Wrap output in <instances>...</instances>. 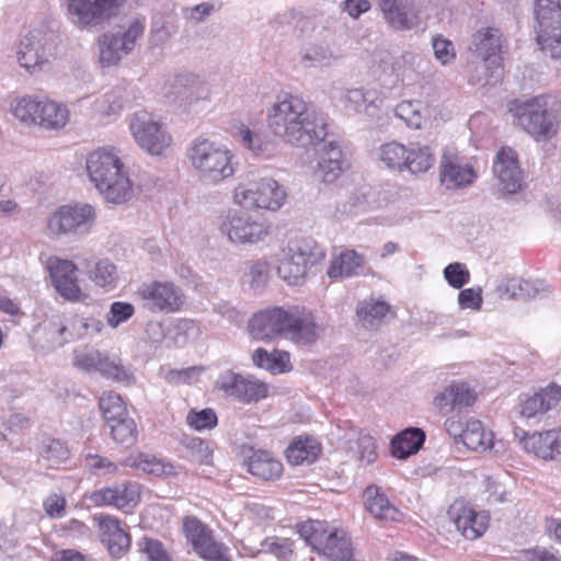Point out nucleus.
I'll return each instance as SVG.
<instances>
[{
  "label": "nucleus",
  "instance_id": "nucleus-54",
  "mask_svg": "<svg viewBox=\"0 0 561 561\" xmlns=\"http://www.w3.org/2000/svg\"><path fill=\"white\" fill-rule=\"evenodd\" d=\"M146 26L145 18H136L129 22L127 27L121 26L118 30V34L122 37L123 46L130 51L136 46V42L142 37Z\"/></svg>",
  "mask_w": 561,
  "mask_h": 561
},
{
  "label": "nucleus",
  "instance_id": "nucleus-63",
  "mask_svg": "<svg viewBox=\"0 0 561 561\" xmlns=\"http://www.w3.org/2000/svg\"><path fill=\"white\" fill-rule=\"evenodd\" d=\"M536 283H507L505 293H510L511 297L518 300H528L534 298L538 291Z\"/></svg>",
  "mask_w": 561,
  "mask_h": 561
},
{
  "label": "nucleus",
  "instance_id": "nucleus-41",
  "mask_svg": "<svg viewBox=\"0 0 561 561\" xmlns=\"http://www.w3.org/2000/svg\"><path fill=\"white\" fill-rule=\"evenodd\" d=\"M70 457V450L65 443L56 438H47L39 450V460L47 468L58 469Z\"/></svg>",
  "mask_w": 561,
  "mask_h": 561
},
{
  "label": "nucleus",
  "instance_id": "nucleus-62",
  "mask_svg": "<svg viewBox=\"0 0 561 561\" xmlns=\"http://www.w3.org/2000/svg\"><path fill=\"white\" fill-rule=\"evenodd\" d=\"M433 49L435 58L443 65L448 64L456 57L453 43L444 37L433 38Z\"/></svg>",
  "mask_w": 561,
  "mask_h": 561
},
{
  "label": "nucleus",
  "instance_id": "nucleus-61",
  "mask_svg": "<svg viewBox=\"0 0 561 561\" xmlns=\"http://www.w3.org/2000/svg\"><path fill=\"white\" fill-rule=\"evenodd\" d=\"M103 354L99 351L80 352L75 355L73 365L82 370H99Z\"/></svg>",
  "mask_w": 561,
  "mask_h": 561
},
{
  "label": "nucleus",
  "instance_id": "nucleus-13",
  "mask_svg": "<svg viewBox=\"0 0 561 561\" xmlns=\"http://www.w3.org/2000/svg\"><path fill=\"white\" fill-rule=\"evenodd\" d=\"M473 53L481 59V67L490 70L486 78L477 77V82L484 81L486 84H497L503 78L502 57L500 55L502 47V35L496 28H486L480 31L473 36Z\"/></svg>",
  "mask_w": 561,
  "mask_h": 561
},
{
  "label": "nucleus",
  "instance_id": "nucleus-21",
  "mask_svg": "<svg viewBox=\"0 0 561 561\" xmlns=\"http://www.w3.org/2000/svg\"><path fill=\"white\" fill-rule=\"evenodd\" d=\"M291 311L280 307L261 310L249 320L248 331L259 341H273L286 335Z\"/></svg>",
  "mask_w": 561,
  "mask_h": 561
},
{
  "label": "nucleus",
  "instance_id": "nucleus-27",
  "mask_svg": "<svg viewBox=\"0 0 561 561\" xmlns=\"http://www.w3.org/2000/svg\"><path fill=\"white\" fill-rule=\"evenodd\" d=\"M141 295L152 311L175 312L183 304V295L174 283H150Z\"/></svg>",
  "mask_w": 561,
  "mask_h": 561
},
{
  "label": "nucleus",
  "instance_id": "nucleus-37",
  "mask_svg": "<svg viewBox=\"0 0 561 561\" xmlns=\"http://www.w3.org/2000/svg\"><path fill=\"white\" fill-rule=\"evenodd\" d=\"M98 44L100 61L105 67L116 65L129 54V50L123 46L122 37L116 30L102 34L98 39Z\"/></svg>",
  "mask_w": 561,
  "mask_h": 561
},
{
  "label": "nucleus",
  "instance_id": "nucleus-17",
  "mask_svg": "<svg viewBox=\"0 0 561 561\" xmlns=\"http://www.w3.org/2000/svg\"><path fill=\"white\" fill-rule=\"evenodd\" d=\"M219 228L231 242L240 244L256 243L268 233L263 221L255 219L244 210H230L222 219Z\"/></svg>",
  "mask_w": 561,
  "mask_h": 561
},
{
  "label": "nucleus",
  "instance_id": "nucleus-43",
  "mask_svg": "<svg viewBox=\"0 0 561 561\" xmlns=\"http://www.w3.org/2000/svg\"><path fill=\"white\" fill-rule=\"evenodd\" d=\"M405 159L404 170H409L413 174L424 173L434 164V157L430 148L421 144H411Z\"/></svg>",
  "mask_w": 561,
  "mask_h": 561
},
{
  "label": "nucleus",
  "instance_id": "nucleus-4",
  "mask_svg": "<svg viewBox=\"0 0 561 561\" xmlns=\"http://www.w3.org/2000/svg\"><path fill=\"white\" fill-rule=\"evenodd\" d=\"M187 157L198 176L207 183L217 184L234 173L232 153L224 145L207 138L195 139Z\"/></svg>",
  "mask_w": 561,
  "mask_h": 561
},
{
  "label": "nucleus",
  "instance_id": "nucleus-39",
  "mask_svg": "<svg viewBox=\"0 0 561 561\" xmlns=\"http://www.w3.org/2000/svg\"><path fill=\"white\" fill-rule=\"evenodd\" d=\"M298 533L300 537L316 551L319 553L325 547L331 534L334 528H331L327 522L309 519L300 523L298 526Z\"/></svg>",
  "mask_w": 561,
  "mask_h": 561
},
{
  "label": "nucleus",
  "instance_id": "nucleus-55",
  "mask_svg": "<svg viewBox=\"0 0 561 561\" xmlns=\"http://www.w3.org/2000/svg\"><path fill=\"white\" fill-rule=\"evenodd\" d=\"M135 313V308L131 304L125 302V301H114L111 307L110 311L106 316L107 324L116 329L122 323L129 320Z\"/></svg>",
  "mask_w": 561,
  "mask_h": 561
},
{
  "label": "nucleus",
  "instance_id": "nucleus-6",
  "mask_svg": "<svg viewBox=\"0 0 561 561\" xmlns=\"http://www.w3.org/2000/svg\"><path fill=\"white\" fill-rule=\"evenodd\" d=\"M549 103V96L539 95L515 106L516 124L537 140L551 138L558 131V115Z\"/></svg>",
  "mask_w": 561,
  "mask_h": 561
},
{
  "label": "nucleus",
  "instance_id": "nucleus-26",
  "mask_svg": "<svg viewBox=\"0 0 561 561\" xmlns=\"http://www.w3.org/2000/svg\"><path fill=\"white\" fill-rule=\"evenodd\" d=\"M98 524L101 540L108 552L114 557H122L126 553L131 543L130 535L122 527L121 520L108 514L94 516Z\"/></svg>",
  "mask_w": 561,
  "mask_h": 561
},
{
  "label": "nucleus",
  "instance_id": "nucleus-64",
  "mask_svg": "<svg viewBox=\"0 0 561 561\" xmlns=\"http://www.w3.org/2000/svg\"><path fill=\"white\" fill-rule=\"evenodd\" d=\"M43 506L50 518H60L66 513L67 501L62 495L53 494L44 500Z\"/></svg>",
  "mask_w": 561,
  "mask_h": 561
},
{
  "label": "nucleus",
  "instance_id": "nucleus-50",
  "mask_svg": "<svg viewBox=\"0 0 561 561\" xmlns=\"http://www.w3.org/2000/svg\"><path fill=\"white\" fill-rule=\"evenodd\" d=\"M350 449L362 465H370L378 458L376 440L368 434L360 435L351 444Z\"/></svg>",
  "mask_w": 561,
  "mask_h": 561
},
{
  "label": "nucleus",
  "instance_id": "nucleus-46",
  "mask_svg": "<svg viewBox=\"0 0 561 561\" xmlns=\"http://www.w3.org/2000/svg\"><path fill=\"white\" fill-rule=\"evenodd\" d=\"M408 148L397 141L382 145L379 149V159L390 169L403 171L407 164Z\"/></svg>",
  "mask_w": 561,
  "mask_h": 561
},
{
  "label": "nucleus",
  "instance_id": "nucleus-3",
  "mask_svg": "<svg viewBox=\"0 0 561 561\" xmlns=\"http://www.w3.org/2000/svg\"><path fill=\"white\" fill-rule=\"evenodd\" d=\"M90 181L108 203L122 204L133 196V184L114 148H100L87 157Z\"/></svg>",
  "mask_w": 561,
  "mask_h": 561
},
{
  "label": "nucleus",
  "instance_id": "nucleus-8",
  "mask_svg": "<svg viewBox=\"0 0 561 561\" xmlns=\"http://www.w3.org/2000/svg\"><path fill=\"white\" fill-rule=\"evenodd\" d=\"M58 33L49 24L32 28L20 42L18 60L28 71L41 69L55 57Z\"/></svg>",
  "mask_w": 561,
  "mask_h": 561
},
{
  "label": "nucleus",
  "instance_id": "nucleus-19",
  "mask_svg": "<svg viewBox=\"0 0 561 561\" xmlns=\"http://www.w3.org/2000/svg\"><path fill=\"white\" fill-rule=\"evenodd\" d=\"M130 130L140 148L152 156L162 154L163 150L171 145V136L146 112L134 115Z\"/></svg>",
  "mask_w": 561,
  "mask_h": 561
},
{
  "label": "nucleus",
  "instance_id": "nucleus-14",
  "mask_svg": "<svg viewBox=\"0 0 561 561\" xmlns=\"http://www.w3.org/2000/svg\"><path fill=\"white\" fill-rule=\"evenodd\" d=\"M182 528L186 540L201 558L210 561H229L228 548L217 541L214 531L196 516H185Z\"/></svg>",
  "mask_w": 561,
  "mask_h": 561
},
{
  "label": "nucleus",
  "instance_id": "nucleus-56",
  "mask_svg": "<svg viewBox=\"0 0 561 561\" xmlns=\"http://www.w3.org/2000/svg\"><path fill=\"white\" fill-rule=\"evenodd\" d=\"M139 547L150 561H173L164 545L156 538L144 537Z\"/></svg>",
  "mask_w": 561,
  "mask_h": 561
},
{
  "label": "nucleus",
  "instance_id": "nucleus-7",
  "mask_svg": "<svg viewBox=\"0 0 561 561\" xmlns=\"http://www.w3.org/2000/svg\"><path fill=\"white\" fill-rule=\"evenodd\" d=\"M534 32L540 50L553 59L561 57V4L559 0H536Z\"/></svg>",
  "mask_w": 561,
  "mask_h": 561
},
{
  "label": "nucleus",
  "instance_id": "nucleus-59",
  "mask_svg": "<svg viewBox=\"0 0 561 561\" xmlns=\"http://www.w3.org/2000/svg\"><path fill=\"white\" fill-rule=\"evenodd\" d=\"M216 7L210 2H202L191 8H183L182 15L185 20L198 24L206 21L214 12Z\"/></svg>",
  "mask_w": 561,
  "mask_h": 561
},
{
  "label": "nucleus",
  "instance_id": "nucleus-25",
  "mask_svg": "<svg viewBox=\"0 0 561 561\" xmlns=\"http://www.w3.org/2000/svg\"><path fill=\"white\" fill-rule=\"evenodd\" d=\"M499 190L505 194H515L522 188L523 175L513 149H502L497 152L493 164Z\"/></svg>",
  "mask_w": 561,
  "mask_h": 561
},
{
  "label": "nucleus",
  "instance_id": "nucleus-36",
  "mask_svg": "<svg viewBox=\"0 0 561 561\" xmlns=\"http://www.w3.org/2000/svg\"><path fill=\"white\" fill-rule=\"evenodd\" d=\"M321 450V444L317 439L300 436L287 447L286 459L293 466L310 465L319 458Z\"/></svg>",
  "mask_w": 561,
  "mask_h": 561
},
{
  "label": "nucleus",
  "instance_id": "nucleus-12",
  "mask_svg": "<svg viewBox=\"0 0 561 561\" xmlns=\"http://www.w3.org/2000/svg\"><path fill=\"white\" fill-rule=\"evenodd\" d=\"M444 425L455 444H462L468 450L482 453L493 447V433L478 419L455 414Z\"/></svg>",
  "mask_w": 561,
  "mask_h": 561
},
{
  "label": "nucleus",
  "instance_id": "nucleus-2",
  "mask_svg": "<svg viewBox=\"0 0 561 561\" xmlns=\"http://www.w3.org/2000/svg\"><path fill=\"white\" fill-rule=\"evenodd\" d=\"M324 249L311 238H301L289 242L288 257L275 265L259 259L245 263L244 275L251 280H299L301 278L323 277Z\"/></svg>",
  "mask_w": 561,
  "mask_h": 561
},
{
  "label": "nucleus",
  "instance_id": "nucleus-11",
  "mask_svg": "<svg viewBox=\"0 0 561 561\" xmlns=\"http://www.w3.org/2000/svg\"><path fill=\"white\" fill-rule=\"evenodd\" d=\"M234 201L244 208L278 209L285 198L284 188L272 178H263L234 190Z\"/></svg>",
  "mask_w": 561,
  "mask_h": 561
},
{
  "label": "nucleus",
  "instance_id": "nucleus-53",
  "mask_svg": "<svg viewBox=\"0 0 561 561\" xmlns=\"http://www.w3.org/2000/svg\"><path fill=\"white\" fill-rule=\"evenodd\" d=\"M104 377L117 382H130L134 379L133 374L126 369L119 362L111 359L103 355L99 370Z\"/></svg>",
  "mask_w": 561,
  "mask_h": 561
},
{
  "label": "nucleus",
  "instance_id": "nucleus-18",
  "mask_svg": "<svg viewBox=\"0 0 561 561\" xmlns=\"http://www.w3.org/2000/svg\"><path fill=\"white\" fill-rule=\"evenodd\" d=\"M207 84L192 72H183L174 76L162 88L165 100L180 107H190L199 100L208 96Z\"/></svg>",
  "mask_w": 561,
  "mask_h": 561
},
{
  "label": "nucleus",
  "instance_id": "nucleus-33",
  "mask_svg": "<svg viewBox=\"0 0 561 561\" xmlns=\"http://www.w3.org/2000/svg\"><path fill=\"white\" fill-rule=\"evenodd\" d=\"M126 466L159 478L175 477L178 474L176 468L172 462L147 453L129 456L126 460Z\"/></svg>",
  "mask_w": 561,
  "mask_h": 561
},
{
  "label": "nucleus",
  "instance_id": "nucleus-15",
  "mask_svg": "<svg viewBox=\"0 0 561 561\" xmlns=\"http://www.w3.org/2000/svg\"><path fill=\"white\" fill-rule=\"evenodd\" d=\"M218 388L243 404H256L270 397V385L252 375L228 371L218 381Z\"/></svg>",
  "mask_w": 561,
  "mask_h": 561
},
{
  "label": "nucleus",
  "instance_id": "nucleus-45",
  "mask_svg": "<svg viewBox=\"0 0 561 561\" xmlns=\"http://www.w3.org/2000/svg\"><path fill=\"white\" fill-rule=\"evenodd\" d=\"M82 264L91 280H114L118 277L117 266L110 259L92 256L84 259Z\"/></svg>",
  "mask_w": 561,
  "mask_h": 561
},
{
  "label": "nucleus",
  "instance_id": "nucleus-28",
  "mask_svg": "<svg viewBox=\"0 0 561 561\" xmlns=\"http://www.w3.org/2000/svg\"><path fill=\"white\" fill-rule=\"evenodd\" d=\"M247 471L262 481H276L284 472V466L273 453L256 449L244 459Z\"/></svg>",
  "mask_w": 561,
  "mask_h": 561
},
{
  "label": "nucleus",
  "instance_id": "nucleus-51",
  "mask_svg": "<svg viewBox=\"0 0 561 561\" xmlns=\"http://www.w3.org/2000/svg\"><path fill=\"white\" fill-rule=\"evenodd\" d=\"M218 417L216 412L210 408H205L203 410L192 409L186 415V424L198 432L205 430H213L217 426Z\"/></svg>",
  "mask_w": 561,
  "mask_h": 561
},
{
  "label": "nucleus",
  "instance_id": "nucleus-58",
  "mask_svg": "<svg viewBox=\"0 0 561 561\" xmlns=\"http://www.w3.org/2000/svg\"><path fill=\"white\" fill-rule=\"evenodd\" d=\"M55 290L65 301L84 302L90 294L87 289L81 288L78 283H53Z\"/></svg>",
  "mask_w": 561,
  "mask_h": 561
},
{
  "label": "nucleus",
  "instance_id": "nucleus-38",
  "mask_svg": "<svg viewBox=\"0 0 561 561\" xmlns=\"http://www.w3.org/2000/svg\"><path fill=\"white\" fill-rule=\"evenodd\" d=\"M336 57L324 42L305 44L299 51V61L305 68L329 67Z\"/></svg>",
  "mask_w": 561,
  "mask_h": 561
},
{
  "label": "nucleus",
  "instance_id": "nucleus-31",
  "mask_svg": "<svg viewBox=\"0 0 561 561\" xmlns=\"http://www.w3.org/2000/svg\"><path fill=\"white\" fill-rule=\"evenodd\" d=\"M426 435L420 427H408L390 440V454L399 460H405L415 455L424 445Z\"/></svg>",
  "mask_w": 561,
  "mask_h": 561
},
{
  "label": "nucleus",
  "instance_id": "nucleus-29",
  "mask_svg": "<svg viewBox=\"0 0 561 561\" xmlns=\"http://www.w3.org/2000/svg\"><path fill=\"white\" fill-rule=\"evenodd\" d=\"M520 442L527 453L543 460L554 459L560 454V437L556 430L526 435Z\"/></svg>",
  "mask_w": 561,
  "mask_h": 561
},
{
  "label": "nucleus",
  "instance_id": "nucleus-49",
  "mask_svg": "<svg viewBox=\"0 0 561 561\" xmlns=\"http://www.w3.org/2000/svg\"><path fill=\"white\" fill-rule=\"evenodd\" d=\"M45 268L49 274L50 280H78L76 276L78 267L70 260L49 256L45 261Z\"/></svg>",
  "mask_w": 561,
  "mask_h": 561
},
{
  "label": "nucleus",
  "instance_id": "nucleus-35",
  "mask_svg": "<svg viewBox=\"0 0 561 561\" xmlns=\"http://www.w3.org/2000/svg\"><path fill=\"white\" fill-rule=\"evenodd\" d=\"M364 499L367 510L375 518L383 522L400 520L402 514L389 502L385 494L380 493L379 488H366Z\"/></svg>",
  "mask_w": 561,
  "mask_h": 561
},
{
  "label": "nucleus",
  "instance_id": "nucleus-57",
  "mask_svg": "<svg viewBox=\"0 0 561 561\" xmlns=\"http://www.w3.org/2000/svg\"><path fill=\"white\" fill-rule=\"evenodd\" d=\"M265 547L279 561H290L294 554V541L289 538H268L265 540Z\"/></svg>",
  "mask_w": 561,
  "mask_h": 561
},
{
  "label": "nucleus",
  "instance_id": "nucleus-23",
  "mask_svg": "<svg viewBox=\"0 0 561 561\" xmlns=\"http://www.w3.org/2000/svg\"><path fill=\"white\" fill-rule=\"evenodd\" d=\"M478 401V391L467 381H453L433 399L434 407L440 412H453L471 408Z\"/></svg>",
  "mask_w": 561,
  "mask_h": 561
},
{
  "label": "nucleus",
  "instance_id": "nucleus-48",
  "mask_svg": "<svg viewBox=\"0 0 561 561\" xmlns=\"http://www.w3.org/2000/svg\"><path fill=\"white\" fill-rule=\"evenodd\" d=\"M424 108L425 106L421 101H403L396 106L394 113L408 127L417 129L422 126L425 118L423 114Z\"/></svg>",
  "mask_w": 561,
  "mask_h": 561
},
{
  "label": "nucleus",
  "instance_id": "nucleus-34",
  "mask_svg": "<svg viewBox=\"0 0 561 561\" xmlns=\"http://www.w3.org/2000/svg\"><path fill=\"white\" fill-rule=\"evenodd\" d=\"M253 364L272 375L289 373L293 369L290 354L287 351L274 348L272 352L263 347L256 348L252 354Z\"/></svg>",
  "mask_w": 561,
  "mask_h": 561
},
{
  "label": "nucleus",
  "instance_id": "nucleus-47",
  "mask_svg": "<svg viewBox=\"0 0 561 561\" xmlns=\"http://www.w3.org/2000/svg\"><path fill=\"white\" fill-rule=\"evenodd\" d=\"M390 311V306L385 301H364L358 305L356 314L365 328H371Z\"/></svg>",
  "mask_w": 561,
  "mask_h": 561
},
{
  "label": "nucleus",
  "instance_id": "nucleus-5",
  "mask_svg": "<svg viewBox=\"0 0 561 561\" xmlns=\"http://www.w3.org/2000/svg\"><path fill=\"white\" fill-rule=\"evenodd\" d=\"M11 111L20 122L26 125H38L48 130H59L69 121L68 107L45 96L16 98L11 103Z\"/></svg>",
  "mask_w": 561,
  "mask_h": 561
},
{
  "label": "nucleus",
  "instance_id": "nucleus-22",
  "mask_svg": "<svg viewBox=\"0 0 561 561\" xmlns=\"http://www.w3.org/2000/svg\"><path fill=\"white\" fill-rule=\"evenodd\" d=\"M385 22L396 31H410L420 23L416 0H378Z\"/></svg>",
  "mask_w": 561,
  "mask_h": 561
},
{
  "label": "nucleus",
  "instance_id": "nucleus-32",
  "mask_svg": "<svg viewBox=\"0 0 561 561\" xmlns=\"http://www.w3.org/2000/svg\"><path fill=\"white\" fill-rule=\"evenodd\" d=\"M365 264L364 255L353 249H344L339 254H333L325 275L329 278L353 277Z\"/></svg>",
  "mask_w": 561,
  "mask_h": 561
},
{
  "label": "nucleus",
  "instance_id": "nucleus-24",
  "mask_svg": "<svg viewBox=\"0 0 561 561\" xmlns=\"http://www.w3.org/2000/svg\"><path fill=\"white\" fill-rule=\"evenodd\" d=\"M439 169L440 182L447 190L468 186L476 178L472 165L451 150L444 151Z\"/></svg>",
  "mask_w": 561,
  "mask_h": 561
},
{
  "label": "nucleus",
  "instance_id": "nucleus-60",
  "mask_svg": "<svg viewBox=\"0 0 561 561\" xmlns=\"http://www.w3.org/2000/svg\"><path fill=\"white\" fill-rule=\"evenodd\" d=\"M187 447L191 449L193 461L199 465H210L213 460V450L202 438H193Z\"/></svg>",
  "mask_w": 561,
  "mask_h": 561
},
{
  "label": "nucleus",
  "instance_id": "nucleus-20",
  "mask_svg": "<svg viewBox=\"0 0 561 561\" xmlns=\"http://www.w3.org/2000/svg\"><path fill=\"white\" fill-rule=\"evenodd\" d=\"M141 485L125 481L93 491L89 500L95 506H112L123 512L133 511L141 501Z\"/></svg>",
  "mask_w": 561,
  "mask_h": 561
},
{
  "label": "nucleus",
  "instance_id": "nucleus-16",
  "mask_svg": "<svg viewBox=\"0 0 561 561\" xmlns=\"http://www.w3.org/2000/svg\"><path fill=\"white\" fill-rule=\"evenodd\" d=\"M447 516L456 530L467 540H477L488 530L490 515L478 511L465 499H456L447 510Z\"/></svg>",
  "mask_w": 561,
  "mask_h": 561
},
{
  "label": "nucleus",
  "instance_id": "nucleus-1",
  "mask_svg": "<svg viewBox=\"0 0 561 561\" xmlns=\"http://www.w3.org/2000/svg\"><path fill=\"white\" fill-rule=\"evenodd\" d=\"M271 131L284 142L299 148L319 146V161L314 178L333 183L347 167L343 152L335 141H327V121L313 105L300 96L278 95L267 114Z\"/></svg>",
  "mask_w": 561,
  "mask_h": 561
},
{
  "label": "nucleus",
  "instance_id": "nucleus-10",
  "mask_svg": "<svg viewBox=\"0 0 561 561\" xmlns=\"http://www.w3.org/2000/svg\"><path fill=\"white\" fill-rule=\"evenodd\" d=\"M126 0H66L67 16L79 30H92L114 18Z\"/></svg>",
  "mask_w": 561,
  "mask_h": 561
},
{
  "label": "nucleus",
  "instance_id": "nucleus-9",
  "mask_svg": "<svg viewBox=\"0 0 561 561\" xmlns=\"http://www.w3.org/2000/svg\"><path fill=\"white\" fill-rule=\"evenodd\" d=\"M96 211L89 204L62 205L47 220V229L57 237L81 238L94 227Z\"/></svg>",
  "mask_w": 561,
  "mask_h": 561
},
{
  "label": "nucleus",
  "instance_id": "nucleus-52",
  "mask_svg": "<svg viewBox=\"0 0 561 561\" xmlns=\"http://www.w3.org/2000/svg\"><path fill=\"white\" fill-rule=\"evenodd\" d=\"M371 96V92H365L362 89L348 90L344 100L345 107L356 113L370 114L369 110L375 107Z\"/></svg>",
  "mask_w": 561,
  "mask_h": 561
},
{
  "label": "nucleus",
  "instance_id": "nucleus-44",
  "mask_svg": "<svg viewBox=\"0 0 561 561\" xmlns=\"http://www.w3.org/2000/svg\"><path fill=\"white\" fill-rule=\"evenodd\" d=\"M107 424L111 427V437L115 443L125 447L134 446L137 443L138 430L133 419L125 416Z\"/></svg>",
  "mask_w": 561,
  "mask_h": 561
},
{
  "label": "nucleus",
  "instance_id": "nucleus-40",
  "mask_svg": "<svg viewBox=\"0 0 561 561\" xmlns=\"http://www.w3.org/2000/svg\"><path fill=\"white\" fill-rule=\"evenodd\" d=\"M325 547L330 551L322 549L320 553L329 558L331 561L353 560V548L351 539L342 529H333V533L331 534Z\"/></svg>",
  "mask_w": 561,
  "mask_h": 561
},
{
  "label": "nucleus",
  "instance_id": "nucleus-42",
  "mask_svg": "<svg viewBox=\"0 0 561 561\" xmlns=\"http://www.w3.org/2000/svg\"><path fill=\"white\" fill-rule=\"evenodd\" d=\"M99 408L106 423H112L128 414L123 398L113 390L104 391L101 394L99 398Z\"/></svg>",
  "mask_w": 561,
  "mask_h": 561
},
{
  "label": "nucleus",
  "instance_id": "nucleus-30",
  "mask_svg": "<svg viewBox=\"0 0 561 561\" xmlns=\"http://www.w3.org/2000/svg\"><path fill=\"white\" fill-rule=\"evenodd\" d=\"M285 337L299 345H309L319 337V327L311 313L291 311Z\"/></svg>",
  "mask_w": 561,
  "mask_h": 561
}]
</instances>
